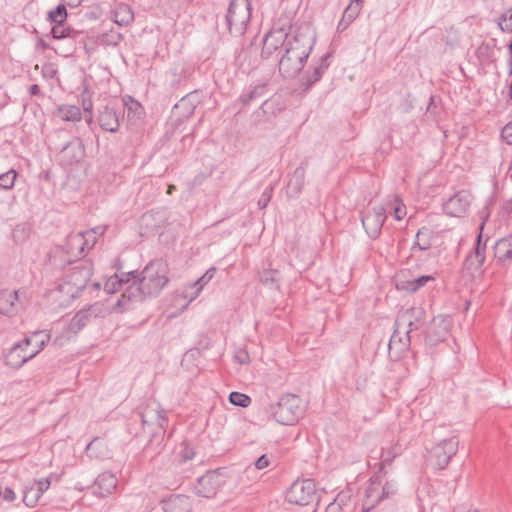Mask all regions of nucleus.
Returning a JSON list of instances; mask_svg holds the SVG:
<instances>
[{
    "label": "nucleus",
    "mask_w": 512,
    "mask_h": 512,
    "mask_svg": "<svg viewBox=\"0 0 512 512\" xmlns=\"http://www.w3.org/2000/svg\"><path fill=\"white\" fill-rule=\"evenodd\" d=\"M1 497L5 501L12 502L15 500L16 495L10 487H6L3 491L1 490Z\"/></svg>",
    "instance_id": "57"
},
{
    "label": "nucleus",
    "mask_w": 512,
    "mask_h": 512,
    "mask_svg": "<svg viewBox=\"0 0 512 512\" xmlns=\"http://www.w3.org/2000/svg\"><path fill=\"white\" fill-rule=\"evenodd\" d=\"M215 273L216 268L211 267L194 283V286L197 287L196 295H198L204 286L214 277Z\"/></svg>",
    "instance_id": "46"
},
{
    "label": "nucleus",
    "mask_w": 512,
    "mask_h": 512,
    "mask_svg": "<svg viewBox=\"0 0 512 512\" xmlns=\"http://www.w3.org/2000/svg\"><path fill=\"white\" fill-rule=\"evenodd\" d=\"M278 270L275 269H265L259 274V280L264 285L274 286L275 288H279L278 280H277Z\"/></svg>",
    "instance_id": "38"
},
{
    "label": "nucleus",
    "mask_w": 512,
    "mask_h": 512,
    "mask_svg": "<svg viewBox=\"0 0 512 512\" xmlns=\"http://www.w3.org/2000/svg\"><path fill=\"white\" fill-rule=\"evenodd\" d=\"M406 215V208L402 202H399L394 207V217L396 220H401Z\"/></svg>",
    "instance_id": "56"
},
{
    "label": "nucleus",
    "mask_w": 512,
    "mask_h": 512,
    "mask_svg": "<svg viewBox=\"0 0 512 512\" xmlns=\"http://www.w3.org/2000/svg\"><path fill=\"white\" fill-rule=\"evenodd\" d=\"M93 275L92 264L81 263L72 267L65 275L61 284L58 285L59 292L67 294L70 298H77L86 288Z\"/></svg>",
    "instance_id": "5"
},
{
    "label": "nucleus",
    "mask_w": 512,
    "mask_h": 512,
    "mask_svg": "<svg viewBox=\"0 0 512 512\" xmlns=\"http://www.w3.org/2000/svg\"><path fill=\"white\" fill-rule=\"evenodd\" d=\"M17 172L14 169H10L5 173L0 174V189L10 190L14 187Z\"/></svg>",
    "instance_id": "41"
},
{
    "label": "nucleus",
    "mask_w": 512,
    "mask_h": 512,
    "mask_svg": "<svg viewBox=\"0 0 512 512\" xmlns=\"http://www.w3.org/2000/svg\"><path fill=\"white\" fill-rule=\"evenodd\" d=\"M200 103L198 91H192L182 97L175 105L174 110L179 113L181 118H189L193 115L195 108Z\"/></svg>",
    "instance_id": "27"
},
{
    "label": "nucleus",
    "mask_w": 512,
    "mask_h": 512,
    "mask_svg": "<svg viewBox=\"0 0 512 512\" xmlns=\"http://www.w3.org/2000/svg\"><path fill=\"white\" fill-rule=\"evenodd\" d=\"M282 110L280 103L277 98L271 97L263 101L261 106L259 107L258 113H261L263 116L276 115L278 112Z\"/></svg>",
    "instance_id": "36"
},
{
    "label": "nucleus",
    "mask_w": 512,
    "mask_h": 512,
    "mask_svg": "<svg viewBox=\"0 0 512 512\" xmlns=\"http://www.w3.org/2000/svg\"><path fill=\"white\" fill-rule=\"evenodd\" d=\"M494 257L502 265L512 262V234L499 239L495 243Z\"/></svg>",
    "instance_id": "28"
},
{
    "label": "nucleus",
    "mask_w": 512,
    "mask_h": 512,
    "mask_svg": "<svg viewBox=\"0 0 512 512\" xmlns=\"http://www.w3.org/2000/svg\"><path fill=\"white\" fill-rule=\"evenodd\" d=\"M105 312L106 309L102 302H95L88 307L79 310L70 320L68 331L73 334L79 333L93 319L103 317Z\"/></svg>",
    "instance_id": "13"
},
{
    "label": "nucleus",
    "mask_w": 512,
    "mask_h": 512,
    "mask_svg": "<svg viewBox=\"0 0 512 512\" xmlns=\"http://www.w3.org/2000/svg\"><path fill=\"white\" fill-rule=\"evenodd\" d=\"M475 54L479 60L489 61L493 56V47L483 42L477 47Z\"/></svg>",
    "instance_id": "45"
},
{
    "label": "nucleus",
    "mask_w": 512,
    "mask_h": 512,
    "mask_svg": "<svg viewBox=\"0 0 512 512\" xmlns=\"http://www.w3.org/2000/svg\"><path fill=\"white\" fill-rule=\"evenodd\" d=\"M98 123L103 130L115 133L120 126L119 114L113 107L106 105L99 110Z\"/></svg>",
    "instance_id": "25"
},
{
    "label": "nucleus",
    "mask_w": 512,
    "mask_h": 512,
    "mask_svg": "<svg viewBox=\"0 0 512 512\" xmlns=\"http://www.w3.org/2000/svg\"><path fill=\"white\" fill-rule=\"evenodd\" d=\"M392 463L391 458H386L379 463V468L370 477L362 499V511L369 512L379 503L387 499H393L399 491L395 480L385 479V466Z\"/></svg>",
    "instance_id": "3"
},
{
    "label": "nucleus",
    "mask_w": 512,
    "mask_h": 512,
    "mask_svg": "<svg viewBox=\"0 0 512 512\" xmlns=\"http://www.w3.org/2000/svg\"><path fill=\"white\" fill-rule=\"evenodd\" d=\"M397 290L413 293V277L409 270L400 271L395 276Z\"/></svg>",
    "instance_id": "35"
},
{
    "label": "nucleus",
    "mask_w": 512,
    "mask_h": 512,
    "mask_svg": "<svg viewBox=\"0 0 512 512\" xmlns=\"http://www.w3.org/2000/svg\"><path fill=\"white\" fill-rule=\"evenodd\" d=\"M316 42L315 33L308 27L297 29L293 36H287L284 53L278 61L283 77L293 78L304 68Z\"/></svg>",
    "instance_id": "2"
},
{
    "label": "nucleus",
    "mask_w": 512,
    "mask_h": 512,
    "mask_svg": "<svg viewBox=\"0 0 512 512\" xmlns=\"http://www.w3.org/2000/svg\"><path fill=\"white\" fill-rule=\"evenodd\" d=\"M411 341L412 335H408L402 330H398V327H396L388 344L389 352L391 353L395 350L397 356H399L409 349Z\"/></svg>",
    "instance_id": "30"
},
{
    "label": "nucleus",
    "mask_w": 512,
    "mask_h": 512,
    "mask_svg": "<svg viewBox=\"0 0 512 512\" xmlns=\"http://www.w3.org/2000/svg\"><path fill=\"white\" fill-rule=\"evenodd\" d=\"M221 487L220 476L216 471H208L197 479L194 492L199 497L213 498Z\"/></svg>",
    "instance_id": "18"
},
{
    "label": "nucleus",
    "mask_w": 512,
    "mask_h": 512,
    "mask_svg": "<svg viewBox=\"0 0 512 512\" xmlns=\"http://www.w3.org/2000/svg\"><path fill=\"white\" fill-rule=\"evenodd\" d=\"M426 320V312L422 307H410L400 312L395 321V327L408 335L423 327Z\"/></svg>",
    "instance_id": "11"
},
{
    "label": "nucleus",
    "mask_w": 512,
    "mask_h": 512,
    "mask_svg": "<svg viewBox=\"0 0 512 512\" xmlns=\"http://www.w3.org/2000/svg\"><path fill=\"white\" fill-rule=\"evenodd\" d=\"M329 57L330 53H326L325 55L321 56L319 59V63L313 68V70L311 72L308 70L303 74L301 79V87L303 88L304 91L310 89L316 82H318L322 78L324 72L329 67Z\"/></svg>",
    "instance_id": "20"
},
{
    "label": "nucleus",
    "mask_w": 512,
    "mask_h": 512,
    "mask_svg": "<svg viewBox=\"0 0 512 512\" xmlns=\"http://www.w3.org/2000/svg\"><path fill=\"white\" fill-rule=\"evenodd\" d=\"M32 358H34V354L30 353L24 343L21 341L15 343L10 348L9 352L5 356V363L13 369H19Z\"/></svg>",
    "instance_id": "19"
},
{
    "label": "nucleus",
    "mask_w": 512,
    "mask_h": 512,
    "mask_svg": "<svg viewBox=\"0 0 512 512\" xmlns=\"http://www.w3.org/2000/svg\"><path fill=\"white\" fill-rule=\"evenodd\" d=\"M112 14L113 21L120 26H127L134 19L132 8L125 3L118 4Z\"/></svg>",
    "instance_id": "32"
},
{
    "label": "nucleus",
    "mask_w": 512,
    "mask_h": 512,
    "mask_svg": "<svg viewBox=\"0 0 512 512\" xmlns=\"http://www.w3.org/2000/svg\"><path fill=\"white\" fill-rule=\"evenodd\" d=\"M50 340V333L46 330H38L33 332L30 336H27L23 339V343L28 349V347H32L29 351L34 354V357L44 349L45 345Z\"/></svg>",
    "instance_id": "29"
},
{
    "label": "nucleus",
    "mask_w": 512,
    "mask_h": 512,
    "mask_svg": "<svg viewBox=\"0 0 512 512\" xmlns=\"http://www.w3.org/2000/svg\"><path fill=\"white\" fill-rule=\"evenodd\" d=\"M123 103L129 122H136L142 118L144 114V108L139 101L134 99L132 96L126 95L123 97Z\"/></svg>",
    "instance_id": "31"
},
{
    "label": "nucleus",
    "mask_w": 512,
    "mask_h": 512,
    "mask_svg": "<svg viewBox=\"0 0 512 512\" xmlns=\"http://www.w3.org/2000/svg\"><path fill=\"white\" fill-rule=\"evenodd\" d=\"M431 247V231L426 228H420L415 236V241L411 247L412 251L416 249L419 251L428 250Z\"/></svg>",
    "instance_id": "33"
},
{
    "label": "nucleus",
    "mask_w": 512,
    "mask_h": 512,
    "mask_svg": "<svg viewBox=\"0 0 512 512\" xmlns=\"http://www.w3.org/2000/svg\"><path fill=\"white\" fill-rule=\"evenodd\" d=\"M386 220V210L383 206H376L361 212V222L367 235L372 240L377 239Z\"/></svg>",
    "instance_id": "14"
},
{
    "label": "nucleus",
    "mask_w": 512,
    "mask_h": 512,
    "mask_svg": "<svg viewBox=\"0 0 512 512\" xmlns=\"http://www.w3.org/2000/svg\"><path fill=\"white\" fill-rule=\"evenodd\" d=\"M459 440L453 436L437 443L428 454V463L436 470L446 468L452 457L457 453Z\"/></svg>",
    "instance_id": "9"
},
{
    "label": "nucleus",
    "mask_w": 512,
    "mask_h": 512,
    "mask_svg": "<svg viewBox=\"0 0 512 512\" xmlns=\"http://www.w3.org/2000/svg\"><path fill=\"white\" fill-rule=\"evenodd\" d=\"M84 154V146L79 138L69 141L60 152L61 160L68 165L78 163Z\"/></svg>",
    "instance_id": "23"
},
{
    "label": "nucleus",
    "mask_w": 512,
    "mask_h": 512,
    "mask_svg": "<svg viewBox=\"0 0 512 512\" xmlns=\"http://www.w3.org/2000/svg\"><path fill=\"white\" fill-rule=\"evenodd\" d=\"M164 512H191L192 501L190 497L182 494H171L162 500Z\"/></svg>",
    "instance_id": "22"
},
{
    "label": "nucleus",
    "mask_w": 512,
    "mask_h": 512,
    "mask_svg": "<svg viewBox=\"0 0 512 512\" xmlns=\"http://www.w3.org/2000/svg\"><path fill=\"white\" fill-rule=\"evenodd\" d=\"M484 223L479 227V234L476 238L473 249L463 261V270L472 276H482L484 274L483 265L486 260L487 241L489 237L483 238Z\"/></svg>",
    "instance_id": "8"
},
{
    "label": "nucleus",
    "mask_w": 512,
    "mask_h": 512,
    "mask_svg": "<svg viewBox=\"0 0 512 512\" xmlns=\"http://www.w3.org/2000/svg\"><path fill=\"white\" fill-rule=\"evenodd\" d=\"M117 487V479L111 472L105 471L98 475L94 481L93 493L100 497H106L113 493Z\"/></svg>",
    "instance_id": "24"
},
{
    "label": "nucleus",
    "mask_w": 512,
    "mask_h": 512,
    "mask_svg": "<svg viewBox=\"0 0 512 512\" xmlns=\"http://www.w3.org/2000/svg\"><path fill=\"white\" fill-rule=\"evenodd\" d=\"M272 190H273L272 188H266L263 191V193L258 201V205L260 208H265L268 205V203L271 199V196H272Z\"/></svg>",
    "instance_id": "53"
},
{
    "label": "nucleus",
    "mask_w": 512,
    "mask_h": 512,
    "mask_svg": "<svg viewBox=\"0 0 512 512\" xmlns=\"http://www.w3.org/2000/svg\"><path fill=\"white\" fill-rule=\"evenodd\" d=\"M307 166L308 162L307 160H305L301 162V164L294 170L286 187V193L289 197L295 198L299 196V194L302 192L305 184V174Z\"/></svg>",
    "instance_id": "21"
},
{
    "label": "nucleus",
    "mask_w": 512,
    "mask_h": 512,
    "mask_svg": "<svg viewBox=\"0 0 512 512\" xmlns=\"http://www.w3.org/2000/svg\"><path fill=\"white\" fill-rule=\"evenodd\" d=\"M508 53H509V60H508V75H512V42H510L507 45Z\"/></svg>",
    "instance_id": "60"
},
{
    "label": "nucleus",
    "mask_w": 512,
    "mask_h": 512,
    "mask_svg": "<svg viewBox=\"0 0 512 512\" xmlns=\"http://www.w3.org/2000/svg\"><path fill=\"white\" fill-rule=\"evenodd\" d=\"M67 19L65 4H59L55 9L48 12V20L53 24H64Z\"/></svg>",
    "instance_id": "37"
},
{
    "label": "nucleus",
    "mask_w": 512,
    "mask_h": 512,
    "mask_svg": "<svg viewBox=\"0 0 512 512\" xmlns=\"http://www.w3.org/2000/svg\"><path fill=\"white\" fill-rule=\"evenodd\" d=\"M501 137L507 144L512 145V122H509L503 127Z\"/></svg>",
    "instance_id": "51"
},
{
    "label": "nucleus",
    "mask_w": 512,
    "mask_h": 512,
    "mask_svg": "<svg viewBox=\"0 0 512 512\" xmlns=\"http://www.w3.org/2000/svg\"><path fill=\"white\" fill-rule=\"evenodd\" d=\"M270 464V460L269 458L267 457V455L263 454L261 455L255 462H254V465H255V468L258 469V470H262L266 467H268Z\"/></svg>",
    "instance_id": "55"
},
{
    "label": "nucleus",
    "mask_w": 512,
    "mask_h": 512,
    "mask_svg": "<svg viewBox=\"0 0 512 512\" xmlns=\"http://www.w3.org/2000/svg\"><path fill=\"white\" fill-rule=\"evenodd\" d=\"M350 24H351V22L348 20L345 21V18L342 16L341 20L339 21V23L337 25V31L343 32L344 30H346L348 28V26Z\"/></svg>",
    "instance_id": "59"
},
{
    "label": "nucleus",
    "mask_w": 512,
    "mask_h": 512,
    "mask_svg": "<svg viewBox=\"0 0 512 512\" xmlns=\"http://www.w3.org/2000/svg\"><path fill=\"white\" fill-rule=\"evenodd\" d=\"M288 33L283 28L270 30L263 39L261 57L270 59L274 55H279L285 47V41Z\"/></svg>",
    "instance_id": "16"
},
{
    "label": "nucleus",
    "mask_w": 512,
    "mask_h": 512,
    "mask_svg": "<svg viewBox=\"0 0 512 512\" xmlns=\"http://www.w3.org/2000/svg\"><path fill=\"white\" fill-rule=\"evenodd\" d=\"M361 9L362 7L360 6V4L350 2V4L344 10L342 16L345 18V21L348 20L352 23L358 17Z\"/></svg>",
    "instance_id": "47"
},
{
    "label": "nucleus",
    "mask_w": 512,
    "mask_h": 512,
    "mask_svg": "<svg viewBox=\"0 0 512 512\" xmlns=\"http://www.w3.org/2000/svg\"><path fill=\"white\" fill-rule=\"evenodd\" d=\"M274 419L282 425H293L303 414L302 401L294 394L283 395L278 402L271 407Z\"/></svg>",
    "instance_id": "6"
},
{
    "label": "nucleus",
    "mask_w": 512,
    "mask_h": 512,
    "mask_svg": "<svg viewBox=\"0 0 512 512\" xmlns=\"http://www.w3.org/2000/svg\"><path fill=\"white\" fill-rule=\"evenodd\" d=\"M118 274L120 278H123V284L125 285V288L129 285H134L137 283L136 281H138L141 277V272L138 273L136 270L130 272H121Z\"/></svg>",
    "instance_id": "48"
},
{
    "label": "nucleus",
    "mask_w": 512,
    "mask_h": 512,
    "mask_svg": "<svg viewBox=\"0 0 512 512\" xmlns=\"http://www.w3.org/2000/svg\"><path fill=\"white\" fill-rule=\"evenodd\" d=\"M235 361L239 364H247L250 361V356L246 350H239L235 356Z\"/></svg>",
    "instance_id": "54"
},
{
    "label": "nucleus",
    "mask_w": 512,
    "mask_h": 512,
    "mask_svg": "<svg viewBox=\"0 0 512 512\" xmlns=\"http://www.w3.org/2000/svg\"><path fill=\"white\" fill-rule=\"evenodd\" d=\"M113 268L116 270V273H121V270L123 268V262L119 258L116 259L113 264Z\"/></svg>",
    "instance_id": "63"
},
{
    "label": "nucleus",
    "mask_w": 512,
    "mask_h": 512,
    "mask_svg": "<svg viewBox=\"0 0 512 512\" xmlns=\"http://www.w3.org/2000/svg\"><path fill=\"white\" fill-rule=\"evenodd\" d=\"M50 479L49 478H41L37 481H35L32 486L41 494L48 490L50 487Z\"/></svg>",
    "instance_id": "50"
},
{
    "label": "nucleus",
    "mask_w": 512,
    "mask_h": 512,
    "mask_svg": "<svg viewBox=\"0 0 512 512\" xmlns=\"http://www.w3.org/2000/svg\"><path fill=\"white\" fill-rule=\"evenodd\" d=\"M168 281L166 264L161 260L150 261L141 271V277L136 281L137 283L124 289L113 310L123 313L146 297L157 296Z\"/></svg>",
    "instance_id": "1"
},
{
    "label": "nucleus",
    "mask_w": 512,
    "mask_h": 512,
    "mask_svg": "<svg viewBox=\"0 0 512 512\" xmlns=\"http://www.w3.org/2000/svg\"><path fill=\"white\" fill-rule=\"evenodd\" d=\"M471 204V194L468 191L461 190L451 196L443 204V210L450 217L464 216Z\"/></svg>",
    "instance_id": "17"
},
{
    "label": "nucleus",
    "mask_w": 512,
    "mask_h": 512,
    "mask_svg": "<svg viewBox=\"0 0 512 512\" xmlns=\"http://www.w3.org/2000/svg\"><path fill=\"white\" fill-rule=\"evenodd\" d=\"M228 399L231 404L242 408L248 407L252 401L247 394L237 391L231 392Z\"/></svg>",
    "instance_id": "43"
},
{
    "label": "nucleus",
    "mask_w": 512,
    "mask_h": 512,
    "mask_svg": "<svg viewBox=\"0 0 512 512\" xmlns=\"http://www.w3.org/2000/svg\"><path fill=\"white\" fill-rule=\"evenodd\" d=\"M267 93V84H251L245 87L239 95L236 103H240L243 107L249 106L251 103L260 100Z\"/></svg>",
    "instance_id": "26"
},
{
    "label": "nucleus",
    "mask_w": 512,
    "mask_h": 512,
    "mask_svg": "<svg viewBox=\"0 0 512 512\" xmlns=\"http://www.w3.org/2000/svg\"><path fill=\"white\" fill-rule=\"evenodd\" d=\"M42 495L31 485L23 491V502L27 507H34Z\"/></svg>",
    "instance_id": "40"
},
{
    "label": "nucleus",
    "mask_w": 512,
    "mask_h": 512,
    "mask_svg": "<svg viewBox=\"0 0 512 512\" xmlns=\"http://www.w3.org/2000/svg\"><path fill=\"white\" fill-rule=\"evenodd\" d=\"M435 278L431 275H424L420 277H413V293L418 291L420 288L425 286L429 281H433Z\"/></svg>",
    "instance_id": "49"
},
{
    "label": "nucleus",
    "mask_w": 512,
    "mask_h": 512,
    "mask_svg": "<svg viewBox=\"0 0 512 512\" xmlns=\"http://www.w3.org/2000/svg\"><path fill=\"white\" fill-rule=\"evenodd\" d=\"M40 92V87L37 84H33L29 87V93L32 96H38Z\"/></svg>",
    "instance_id": "62"
},
{
    "label": "nucleus",
    "mask_w": 512,
    "mask_h": 512,
    "mask_svg": "<svg viewBox=\"0 0 512 512\" xmlns=\"http://www.w3.org/2000/svg\"><path fill=\"white\" fill-rule=\"evenodd\" d=\"M451 318L439 315L432 319L425 331V341L430 346H435L444 341L451 328Z\"/></svg>",
    "instance_id": "15"
},
{
    "label": "nucleus",
    "mask_w": 512,
    "mask_h": 512,
    "mask_svg": "<svg viewBox=\"0 0 512 512\" xmlns=\"http://www.w3.org/2000/svg\"><path fill=\"white\" fill-rule=\"evenodd\" d=\"M82 0H62V3L68 5L69 7H78L81 4Z\"/></svg>",
    "instance_id": "61"
},
{
    "label": "nucleus",
    "mask_w": 512,
    "mask_h": 512,
    "mask_svg": "<svg viewBox=\"0 0 512 512\" xmlns=\"http://www.w3.org/2000/svg\"><path fill=\"white\" fill-rule=\"evenodd\" d=\"M123 286H125L123 284V278H120L119 274L115 273L106 280L104 289L107 293L113 294L121 290Z\"/></svg>",
    "instance_id": "39"
},
{
    "label": "nucleus",
    "mask_w": 512,
    "mask_h": 512,
    "mask_svg": "<svg viewBox=\"0 0 512 512\" xmlns=\"http://www.w3.org/2000/svg\"><path fill=\"white\" fill-rule=\"evenodd\" d=\"M250 0H230L226 15L228 30L233 36H242L251 17Z\"/></svg>",
    "instance_id": "7"
},
{
    "label": "nucleus",
    "mask_w": 512,
    "mask_h": 512,
    "mask_svg": "<svg viewBox=\"0 0 512 512\" xmlns=\"http://www.w3.org/2000/svg\"><path fill=\"white\" fill-rule=\"evenodd\" d=\"M338 510H340V508L334 501L331 502L326 509L327 512H337Z\"/></svg>",
    "instance_id": "64"
},
{
    "label": "nucleus",
    "mask_w": 512,
    "mask_h": 512,
    "mask_svg": "<svg viewBox=\"0 0 512 512\" xmlns=\"http://www.w3.org/2000/svg\"><path fill=\"white\" fill-rule=\"evenodd\" d=\"M74 33V29L66 27L64 24H54L51 29V35L56 40L72 37Z\"/></svg>",
    "instance_id": "42"
},
{
    "label": "nucleus",
    "mask_w": 512,
    "mask_h": 512,
    "mask_svg": "<svg viewBox=\"0 0 512 512\" xmlns=\"http://www.w3.org/2000/svg\"><path fill=\"white\" fill-rule=\"evenodd\" d=\"M57 71L52 66H45L43 68V75L48 78H53Z\"/></svg>",
    "instance_id": "58"
},
{
    "label": "nucleus",
    "mask_w": 512,
    "mask_h": 512,
    "mask_svg": "<svg viewBox=\"0 0 512 512\" xmlns=\"http://www.w3.org/2000/svg\"><path fill=\"white\" fill-rule=\"evenodd\" d=\"M497 23L501 31L506 33L512 32V7L501 14Z\"/></svg>",
    "instance_id": "44"
},
{
    "label": "nucleus",
    "mask_w": 512,
    "mask_h": 512,
    "mask_svg": "<svg viewBox=\"0 0 512 512\" xmlns=\"http://www.w3.org/2000/svg\"><path fill=\"white\" fill-rule=\"evenodd\" d=\"M286 500L295 505L306 506L316 499V485L312 479L295 481L286 491Z\"/></svg>",
    "instance_id": "10"
},
{
    "label": "nucleus",
    "mask_w": 512,
    "mask_h": 512,
    "mask_svg": "<svg viewBox=\"0 0 512 512\" xmlns=\"http://www.w3.org/2000/svg\"><path fill=\"white\" fill-rule=\"evenodd\" d=\"M348 500H350L349 492L341 491L335 497L334 502L338 505L340 509H342L343 506L347 505Z\"/></svg>",
    "instance_id": "52"
},
{
    "label": "nucleus",
    "mask_w": 512,
    "mask_h": 512,
    "mask_svg": "<svg viewBox=\"0 0 512 512\" xmlns=\"http://www.w3.org/2000/svg\"><path fill=\"white\" fill-rule=\"evenodd\" d=\"M141 422L144 429H149L150 438L144 447V453L152 452L151 457L158 454L164 440L168 418L166 411L160 404L153 401L148 403L140 412Z\"/></svg>",
    "instance_id": "4"
},
{
    "label": "nucleus",
    "mask_w": 512,
    "mask_h": 512,
    "mask_svg": "<svg viewBox=\"0 0 512 512\" xmlns=\"http://www.w3.org/2000/svg\"><path fill=\"white\" fill-rule=\"evenodd\" d=\"M58 116L64 121L81 120V110L76 105H62L58 108Z\"/></svg>",
    "instance_id": "34"
},
{
    "label": "nucleus",
    "mask_w": 512,
    "mask_h": 512,
    "mask_svg": "<svg viewBox=\"0 0 512 512\" xmlns=\"http://www.w3.org/2000/svg\"><path fill=\"white\" fill-rule=\"evenodd\" d=\"M28 302L25 292L20 290H0V314L9 317L17 315L25 309Z\"/></svg>",
    "instance_id": "12"
}]
</instances>
